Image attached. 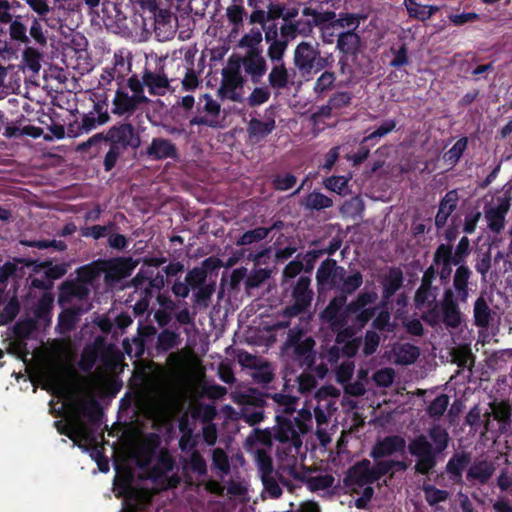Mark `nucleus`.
Segmentation results:
<instances>
[{
	"mask_svg": "<svg viewBox=\"0 0 512 512\" xmlns=\"http://www.w3.org/2000/svg\"><path fill=\"white\" fill-rule=\"evenodd\" d=\"M333 483L334 477L330 474H318L307 479V485L312 491L328 489Z\"/></svg>",
	"mask_w": 512,
	"mask_h": 512,
	"instance_id": "59",
	"label": "nucleus"
},
{
	"mask_svg": "<svg viewBox=\"0 0 512 512\" xmlns=\"http://www.w3.org/2000/svg\"><path fill=\"white\" fill-rule=\"evenodd\" d=\"M70 343L66 339V436L73 440L74 445L88 449L92 447L90 455L96 462L103 460V449L97 446V437L87 421L73 415L70 407L71 384L70 374Z\"/></svg>",
	"mask_w": 512,
	"mask_h": 512,
	"instance_id": "5",
	"label": "nucleus"
},
{
	"mask_svg": "<svg viewBox=\"0 0 512 512\" xmlns=\"http://www.w3.org/2000/svg\"><path fill=\"white\" fill-rule=\"evenodd\" d=\"M449 396L447 394H441L437 396L427 407V414L434 420H439L447 410L449 405Z\"/></svg>",
	"mask_w": 512,
	"mask_h": 512,
	"instance_id": "50",
	"label": "nucleus"
},
{
	"mask_svg": "<svg viewBox=\"0 0 512 512\" xmlns=\"http://www.w3.org/2000/svg\"><path fill=\"white\" fill-rule=\"evenodd\" d=\"M432 264H454L460 266L449 244H440L434 252Z\"/></svg>",
	"mask_w": 512,
	"mask_h": 512,
	"instance_id": "46",
	"label": "nucleus"
},
{
	"mask_svg": "<svg viewBox=\"0 0 512 512\" xmlns=\"http://www.w3.org/2000/svg\"><path fill=\"white\" fill-rule=\"evenodd\" d=\"M308 324L302 320L289 327L287 339L283 343L282 351L292 363L301 368H309L315 361V341L312 337H304Z\"/></svg>",
	"mask_w": 512,
	"mask_h": 512,
	"instance_id": "9",
	"label": "nucleus"
},
{
	"mask_svg": "<svg viewBox=\"0 0 512 512\" xmlns=\"http://www.w3.org/2000/svg\"><path fill=\"white\" fill-rule=\"evenodd\" d=\"M135 265L132 259H126L93 263L79 268L76 277L70 282L66 281V331L72 328L74 317L90 310L88 296L102 274L108 284H113L128 277Z\"/></svg>",
	"mask_w": 512,
	"mask_h": 512,
	"instance_id": "1",
	"label": "nucleus"
},
{
	"mask_svg": "<svg viewBox=\"0 0 512 512\" xmlns=\"http://www.w3.org/2000/svg\"><path fill=\"white\" fill-rule=\"evenodd\" d=\"M492 415L503 427L510 424L511 409L508 403H491Z\"/></svg>",
	"mask_w": 512,
	"mask_h": 512,
	"instance_id": "56",
	"label": "nucleus"
},
{
	"mask_svg": "<svg viewBox=\"0 0 512 512\" xmlns=\"http://www.w3.org/2000/svg\"><path fill=\"white\" fill-rule=\"evenodd\" d=\"M269 235V229L266 227H258L253 230L246 231L236 241L237 246H246L253 243H258Z\"/></svg>",
	"mask_w": 512,
	"mask_h": 512,
	"instance_id": "51",
	"label": "nucleus"
},
{
	"mask_svg": "<svg viewBox=\"0 0 512 512\" xmlns=\"http://www.w3.org/2000/svg\"><path fill=\"white\" fill-rule=\"evenodd\" d=\"M294 65L301 72L310 74L317 73L325 68L331 67L334 59L332 54L321 56L319 44L302 41L294 50Z\"/></svg>",
	"mask_w": 512,
	"mask_h": 512,
	"instance_id": "14",
	"label": "nucleus"
},
{
	"mask_svg": "<svg viewBox=\"0 0 512 512\" xmlns=\"http://www.w3.org/2000/svg\"><path fill=\"white\" fill-rule=\"evenodd\" d=\"M325 188L339 194L346 195L348 190V179L344 176H331L323 181Z\"/></svg>",
	"mask_w": 512,
	"mask_h": 512,
	"instance_id": "60",
	"label": "nucleus"
},
{
	"mask_svg": "<svg viewBox=\"0 0 512 512\" xmlns=\"http://www.w3.org/2000/svg\"><path fill=\"white\" fill-rule=\"evenodd\" d=\"M406 448V440L399 435H391L378 441L373 447L371 456L374 459L402 453Z\"/></svg>",
	"mask_w": 512,
	"mask_h": 512,
	"instance_id": "28",
	"label": "nucleus"
},
{
	"mask_svg": "<svg viewBox=\"0 0 512 512\" xmlns=\"http://www.w3.org/2000/svg\"><path fill=\"white\" fill-rule=\"evenodd\" d=\"M287 40H277L269 43L267 49V55L270 61L273 63H283V56L287 50Z\"/></svg>",
	"mask_w": 512,
	"mask_h": 512,
	"instance_id": "57",
	"label": "nucleus"
},
{
	"mask_svg": "<svg viewBox=\"0 0 512 512\" xmlns=\"http://www.w3.org/2000/svg\"><path fill=\"white\" fill-rule=\"evenodd\" d=\"M311 279L307 276H301L292 290L293 304L285 307L277 316V319L266 330L269 332L286 329L295 323H309L310 317L307 315L313 298V291L310 289Z\"/></svg>",
	"mask_w": 512,
	"mask_h": 512,
	"instance_id": "7",
	"label": "nucleus"
},
{
	"mask_svg": "<svg viewBox=\"0 0 512 512\" xmlns=\"http://www.w3.org/2000/svg\"><path fill=\"white\" fill-rule=\"evenodd\" d=\"M276 425L273 427L272 437L278 442L276 456L278 461V473L283 478L284 474L294 478L303 477L302 464L298 460L302 446L301 435L296 424L282 415H275Z\"/></svg>",
	"mask_w": 512,
	"mask_h": 512,
	"instance_id": "3",
	"label": "nucleus"
},
{
	"mask_svg": "<svg viewBox=\"0 0 512 512\" xmlns=\"http://www.w3.org/2000/svg\"><path fill=\"white\" fill-rule=\"evenodd\" d=\"M132 284L136 291H139L143 298L151 297L164 286L163 276L154 275V271L149 267L141 268L137 275L133 278Z\"/></svg>",
	"mask_w": 512,
	"mask_h": 512,
	"instance_id": "19",
	"label": "nucleus"
},
{
	"mask_svg": "<svg viewBox=\"0 0 512 512\" xmlns=\"http://www.w3.org/2000/svg\"><path fill=\"white\" fill-rule=\"evenodd\" d=\"M99 350L100 346L96 344L88 345L84 348L81 354V359L79 361V367L81 370L84 372H89L92 370L98 359Z\"/></svg>",
	"mask_w": 512,
	"mask_h": 512,
	"instance_id": "49",
	"label": "nucleus"
},
{
	"mask_svg": "<svg viewBox=\"0 0 512 512\" xmlns=\"http://www.w3.org/2000/svg\"><path fill=\"white\" fill-rule=\"evenodd\" d=\"M203 103L198 108L200 113H205L204 116H196L190 120L191 125H206L209 127H216L219 124L218 117L221 112L220 104L212 98L209 94H204L200 98V103Z\"/></svg>",
	"mask_w": 512,
	"mask_h": 512,
	"instance_id": "22",
	"label": "nucleus"
},
{
	"mask_svg": "<svg viewBox=\"0 0 512 512\" xmlns=\"http://www.w3.org/2000/svg\"><path fill=\"white\" fill-rule=\"evenodd\" d=\"M81 98H87L86 93H76L72 91H68L66 93V103L68 104V107H66V110H68L72 115H75V113L80 115L81 121H78V118L72 123H69L68 130L66 131V136L68 137H77L83 133H87L96 126V119L95 117H89L84 111H81L79 108L78 102Z\"/></svg>",
	"mask_w": 512,
	"mask_h": 512,
	"instance_id": "17",
	"label": "nucleus"
},
{
	"mask_svg": "<svg viewBox=\"0 0 512 512\" xmlns=\"http://www.w3.org/2000/svg\"><path fill=\"white\" fill-rule=\"evenodd\" d=\"M20 311V303L17 297H12L0 312V326L12 322Z\"/></svg>",
	"mask_w": 512,
	"mask_h": 512,
	"instance_id": "55",
	"label": "nucleus"
},
{
	"mask_svg": "<svg viewBox=\"0 0 512 512\" xmlns=\"http://www.w3.org/2000/svg\"><path fill=\"white\" fill-rule=\"evenodd\" d=\"M475 324L479 327H486L490 321V309L486 301L480 297L474 304Z\"/></svg>",
	"mask_w": 512,
	"mask_h": 512,
	"instance_id": "53",
	"label": "nucleus"
},
{
	"mask_svg": "<svg viewBox=\"0 0 512 512\" xmlns=\"http://www.w3.org/2000/svg\"><path fill=\"white\" fill-rule=\"evenodd\" d=\"M340 397V390L332 385H325L315 393L317 407L333 414L337 410V401Z\"/></svg>",
	"mask_w": 512,
	"mask_h": 512,
	"instance_id": "34",
	"label": "nucleus"
},
{
	"mask_svg": "<svg viewBox=\"0 0 512 512\" xmlns=\"http://www.w3.org/2000/svg\"><path fill=\"white\" fill-rule=\"evenodd\" d=\"M423 492L425 500L430 506H435L438 503L445 502L450 496V493L447 490L438 489L433 485H425L423 487Z\"/></svg>",
	"mask_w": 512,
	"mask_h": 512,
	"instance_id": "54",
	"label": "nucleus"
},
{
	"mask_svg": "<svg viewBox=\"0 0 512 512\" xmlns=\"http://www.w3.org/2000/svg\"><path fill=\"white\" fill-rule=\"evenodd\" d=\"M360 46V36L353 31H346L339 34L337 48L343 54H356Z\"/></svg>",
	"mask_w": 512,
	"mask_h": 512,
	"instance_id": "41",
	"label": "nucleus"
},
{
	"mask_svg": "<svg viewBox=\"0 0 512 512\" xmlns=\"http://www.w3.org/2000/svg\"><path fill=\"white\" fill-rule=\"evenodd\" d=\"M471 455L468 452H457L448 460L445 470L449 478L455 482H461L463 471L469 467Z\"/></svg>",
	"mask_w": 512,
	"mask_h": 512,
	"instance_id": "33",
	"label": "nucleus"
},
{
	"mask_svg": "<svg viewBox=\"0 0 512 512\" xmlns=\"http://www.w3.org/2000/svg\"><path fill=\"white\" fill-rule=\"evenodd\" d=\"M440 313L441 322H443L447 328H457L461 324V312L451 288L444 291L440 305Z\"/></svg>",
	"mask_w": 512,
	"mask_h": 512,
	"instance_id": "24",
	"label": "nucleus"
},
{
	"mask_svg": "<svg viewBox=\"0 0 512 512\" xmlns=\"http://www.w3.org/2000/svg\"><path fill=\"white\" fill-rule=\"evenodd\" d=\"M155 34L160 41L172 39L176 33L177 18L168 10H159L155 14Z\"/></svg>",
	"mask_w": 512,
	"mask_h": 512,
	"instance_id": "25",
	"label": "nucleus"
},
{
	"mask_svg": "<svg viewBox=\"0 0 512 512\" xmlns=\"http://www.w3.org/2000/svg\"><path fill=\"white\" fill-rule=\"evenodd\" d=\"M458 193L456 190L448 191L439 203L438 212L435 217V225L438 229L443 228L449 216L455 211L458 204Z\"/></svg>",
	"mask_w": 512,
	"mask_h": 512,
	"instance_id": "30",
	"label": "nucleus"
},
{
	"mask_svg": "<svg viewBox=\"0 0 512 512\" xmlns=\"http://www.w3.org/2000/svg\"><path fill=\"white\" fill-rule=\"evenodd\" d=\"M263 35L259 28H252L245 33L238 42V46L242 49H247L246 53L259 52L262 54Z\"/></svg>",
	"mask_w": 512,
	"mask_h": 512,
	"instance_id": "39",
	"label": "nucleus"
},
{
	"mask_svg": "<svg viewBox=\"0 0 512 512\" xmlns=\"http://www.w3.org/2000/svg\"><path fill=\"white\" fill-rule=\"evenodd\" d=\"M434 280V267H428L414 297L416 308L418 310L426 309L422 314V319L432 327L441 323L440 304L437 302L439 287L433 285Z\"/></svg>",
	"mask_w": 512,
	"mask_h": 512,
	"instance_id": "11",
	"label": "nucleus"
},
{
	"mask_svg": "<svg viewBox=\"0 0 512 512\" xmlns=\"http://www.w3.org/2000/svg\"><path fill=\"white\" fill-rule=\"evenodd\" d=\"M212 466L220 478L230 473V463L226 452L221 448L212 450Z\"/></svg>",
	"mask_w": 512,
	"mask_h": 512,
	"instance_id": "45",
	"label": "nucleus"
},
{
	"mask_svg": "<svg viewBox=\"0 0 512 512\" xmlns=\"http://www.w3.org/2000/svg\"><path fill=\"white\" fill-rule=\"evenodd\" d=\"M269 87L277 90L288 87L291 82V75L285 63H273L268 74Z\"/></svg>",
	"mask_w": 512,
	"mask_h": 512,
	"instance_id": "38",
	"label": "nucleus"
},
{
	"mask_svg": "<svg viewBox=\"0 0 512 512\" xmlns=\"http://www.w3.org/2000/svg\"><path fill=\"white\" fill-rule=\"evenodd\" d=\"M363 19H365V17L359 14H339V18L335 20L334 25L340 28H347L348 31L354 32Z\"/></svg>",
	"mask_w": 512,
	"mask_h": 512,
	"instance_id": "58",
	"label": "nucleus"
},
{
	"mask_svg": "<svg viewBox=\"0 0 512 512\" xmlns=\"http://www.w3.org/2000/svg\"><path fill=\"white\" fill-rule=\"evenodd\" d=\"M35 329L36 321L31 318L16 322L13 327V333L20 340L11 344L9 352L16 354L19 358L24 360L29 352L27 350V344L23 340L28 338Z\"/></svg>",
	"mask_w": 512,
	"mask_h": 512,
	"instance_id": "23",
	"label": "nucleus"
},
{
	"mask_svg": "<svg viewBox=\"0 0 512 512\" xmlns=\"http://www.w3.org/2000/svg\"><path fill=\"white\" fill-rule=\"evenodd\" d=\"M363 283V277L360 272H355L352 275H346V271L343 273L342 280L338 285L337 289L342 294H352L355 292Z\"/></svg>",
	"mask_w": 512,
	"mask_h": 512,
	"instance_id": "47",
	"label": "nucleus"
},
{
	"mask_svg": "<svg viewBox=\"0 0 512 512\" xmlns=\"http://www.w3.org/2000/svg\"><path fill=\"white\" fill-rule=\"evenodd\" d=\"M302 204L309 210H322L331 207L333 205V201L323 193L313 191L305 197Z\"/></svg>",
	"mask_w": 512,
	"mask_h": 512,
	"instance_id": "43",
	"label": "nucleus"
},
{
	"mask_svg": "<svg viewBox=\"0 0 512 512\" xmlns=\"http://www.w3.org/2000/svg\"><path fill=\"white\" fill-rule=\"evenodd\" d=\"M375 482V476L372 472L369 460H362L353 465L344 479L345 486L353 493L362 495L355 500V506L358 509H364L371 500L374 489L371 486Z\"/></svg>",
	"mask_w": 512,
	"mask_h": 512,
	"instance_id": "13",
	"label": "nucleus"
},
{
	"mask_svg": "<svg viewBox=\"0 0 512 512\" xmlns=\"http://www.w3.org/2000/svg\"><path fill=\"white\" fill-rule=\"evenodd\" d=\"M472 271L466 265H460L456 268L453 276V293L456 294L460 302L465 303L469 297V279Z\"/></svg>",
	"mask_w": 512,
	"mask_h": 512,
	"instance_id": "31",
	"label": "nucleus"
},
{
	"mask_svg": "<svg viewBox=\"0 0 512 512\" xmlns=\"http://www.w3.org/2000/svg\"><path fill=\"white\" fill-rule=\"evenodd\" d=\"M468 139L466 137L460 138L443 156L444 161L451 166H454L462 157L467 148Z\"/></svg>",
	"mask_w": 512,
	"mask_h": 512,
	"instance_id": "52",
	"label": "nucleus"
},
{
	"mask_svg": "<svg viewBox=\"0 0 512 512\" xmlns=\"http://www.w3.org/2000/svg\"><path fill=\"white\" fill-rule=\"evenodd\" d=\"M496 472V465L488 459H477L469 465L466 480L471 485L483 486L490 482Z\"/></svg>",
	"mask_w": 512,
	"mask_h": 512,
	"instance_id": "20",
	"label": "nucleus"
},
{
	"mask_svg": "<svg viewBox=\"0 0 512 512\" xmlns=\"http://www.w3.org/2000/svg\"><path fill=\"white\" fill-rule=\"evenodd\" d=\"M394 362L399 365L413 364L420 355V349L410 343H399L394 345L393 349Z\"/></svg>",
	"mask_w": 512,
	"mask_h": 512,
	"instance_id": "36",
	"label": "nucleus"
},
{
	"mask_svg": "<svg viewBox=\"0 0 512 512\" xmlns=\"http://www.w3.org/2000/svg\"><path fill=\"white\" fill-rule=\"evenodd\" d=\"M275 117H274V109L272 107L268 108L265 112L264 120H260L257 118H252L247 127V132L249 137L255 140H261L268 136L275 129Z\"/></svg>",
	"mask_w": 512,
	"mask_h": 512,
	"instance_id": "26",
	"label": "nucleus"
},
{
	"mask_svg": "<svg viewBox=\"0 0 512 512\" xmlns=\"http://www.w3.org/2000/svg\"><path fill=\"white\" fill-rule=\"evenodd\" d=\"M299 428L300 432L306 434L311 428L313 417L310 407H303L298 411V416L292 420Z\"/></svg>",
	"mask_w": 512,
	"mask_h": 512,
	"instance_id": "62",
	"label": "nucleus"
},
{
	"mask_svg": "<svg viewBox=\"0 0 512 512\" xmlns=\"http://www.w3.org/2000/svg\"><path fill=\"white\" fill-rule=\"evenodd\" d=\"M229 61L238 62L240 71L242 72L243 69L246 75H248L255 84L261 81L267 71L266 60L259 52H255L254 54L245 53L243 57L230 58Z\"/></svg>",
	"mask_w": 512,
	"mask_h": 512,
	"instance_id": "18",
	"label": "nucleus"
},
{
	"mask_svg": "<svg viewBox=\"0 0 512 512\" xmlns=\"http://www.w3.org/2000/svg\"><path fill=\"white\" fill-rule=\"evenodd\" d=\"M254 460L256 462L260 477H267L273 473L272 459L263 449L253 450Z\"/></svg>",
	"mask_w": 512,
	"mask_h": 512,
	"instance_id": "48",
	"label": "nucleus"
},
{
	"mask_svg": "<svg viewBox=\"0 0 512 512\" xmlns=\"http://www.w3.org/2000/svg\"><path fill=\"white\" fill-rule=\"evenodd\" d=\"M403 274L400 269H390L389 273L384 279V297L389 298L395 294L402 286Z\"/></svg>",
	"mask_w": 512,
	"mask_h": 512,
	"instance_id": "44",
	"label": "nucleus"
},
{
	"mask_svg": "<svg viewBox=\"0 0 512 512\" xmlns=\"http://www.w3.org/2000/svg\"><path fill=\"white\" fill-rule=\"evenodd\" d=\"M206 277L207 273L204 268L195 267L187 273L185 280L190 288L196 289L205 285Z\"/></svg>",
	"mask_w": 512,
	"mask_h": 512,
	"instance_id": "63",
	"label": "nucleus"
},
{
	"mask_svg": "<svg viewBox=\"0 0 512 512\" xmlns=\"http://www.w3.org/2000/svg\"><path fill=\"white\" fill-rule=\"evenodd\" d=\"M148 102L146 96L130 94L129 91L118 90L113 104V112L118 115L131 114L142 103Z\"/></svg>",
	"mask_w": 512,
	"mask_h": 512,
	"instance_id": "27",
	"label": "nucleus"
},
{
	"mask_svg": "<svg viewBox=\"0 0 512 512\" xmlns=\"http://www.w3.org/2000/svg\"><path fill=\"white\" fill-rule=\"evenodd\" d=\"M57 343V356L48 360L40 368L38 379L42 389L52 396L48 412L58 418L53 422V426L60 435H64V338H58Z\"/></svg>",
	"mask_w": 512,
	"mask_h": 512,
	"instance_id": "4",
	"label": "nucleus"
},
{
	"mask_svg": "<svg viewBox=\"0 0 512 512\" xmlns=\"http://www.w3.org/2000/svg\"><path fill=\"white\" fill-rule=\"evenodd\" d=\"M180 343V334L169 329H164L157 336V349L163 352H168L178 347Z\"/></svg>",
	"mask_w": 512,
	"mask_h": 512,
	"instance_id": "42",
	"label": "nucleus"
},
{
	"mask_svg": "<svg viewBox=\"0 0 512 512\" xmlns=\"http://www.w3.org/2000/svg\"><path fill=\"white\" fill-rule=\"evenodd\" d=\"M271 398L276 405V415L279 414L283 417H286L296 411L299 400L297 397L283 393H275L271 396Z\"/></svg>",
	"mask_w": 512,
	"mask_h": 512,
	"instance_id": "40",
	"label": "nucleus"
},
{
	"mask_svg": "<svg viewBox=\"0 0 512 512\" xmlns=\"http://www.w3.org/2000/svg\"><path fill=\"white\" fill-rule=\"evenodd\" d=\"M108 142L114 145H120L124 150L127 148L137 149L141 144L140 135L130 123L114 125L107 131L106 136L98 133L90 137L87 141L76 147L78 152H88V157L97 156L102 150V146H107Z\"/></svg>",
	"mask_w": 512,
	"mask_h": 512,
	"instance_id": "8",
	"label": "nucleus"
},
{
	"mask_svg": "<svg viewBox=\"0 0 512 512\" xmlns=\"http://www.w3.org/2000/svg\"><path fill=\"white\" fill-rule=\"evenodd\" d=\"M433 445L424 435L415 437L408 445L409 452L417 458L415 470L420 474H428L436 465V455L443 452L449 444L448 431L441 425L435 424L428 430Z\"/></svg>",
	"mask_w": 512,
	"mask_h": 512,
	"instance_id": "6",
	"label": "nucleus"
},
{
	"mask_svg": "<svg viewBox=\"0 0 512 512\" xmlns=\"http://www.w3.org/2000/svg\"><path fill=\"white\" fill-rule=\"evenodd\" d=\"M148 157L154 160L174 158L177 155L176 146L168 139L154 138L146 150Z\"/></svg>",
	"mask_w": 512,
	"mask_h": 512,
	"instance_id": "32",
	"label": "nucleus"
},
{
	"mask_svg": "<svg viewBox=\"0 0 512 512\" xmlns=\"http://www.w3.org/2000/svg\"><path fill=\"white\" fill-rule=\"evenodd\" d=\"M156 445L150 441L139 443L134 450L133 457L137 466L146 469V478L154 482H159L163 487H167L165 482L168 479L167 474L173 470V461L171 458L162 454L159 457L155 455Z\"/></svg>",
	"mask_w": 512,
	"mask_h": 512,
	"instance_id": "10",
	"label": "nucleus"
},
{
	"mask_svg": "<svg viewBox=\"0 0 512 512\" xmlns=\"http://www.w3.org/2000/svg\"><path fill=\"white\" fill-rule=\"evenodd\" d=\"M302 15L308 17V19H299L292 21V23L301 36L307 37L312 33L313 28L320 24L321 13L315 9L306 7L302 10Z\"/></svg>",
	"mask_w": 512,
	"mask_h": 512,
	"instance_id": "37",
	"label": "nucleus"
},
{
	"mask_svg": "<svg viewBox=\"0 0 512 512\" xmlns=\"http://www.w3.org/2000/svg\"><path fill=\"white\" fill-rule=\"evenodd\" d=\"M509 209L510 202L508 199H501L496 206L485 209V219L491 231L499 233L504 229L505 216Z\"/></svg>",
	"mask_w": 512,
	"mask_h": 512,
	"instance_id": "29",
	"label": "nucleus"
},
{
	"mask_svg": "<svg viewBox=\"0 0 512 512\" xmlns=\"http://www.w3.org/2000/svg\"><path fill=\"white\" fill-rule=\"evenodd\" d=\"M244 77L240 71L238 62H230L222 71V81L218 93L222 98L241 102L243 99Z\"/></svg>",
	"mask_w": 512,
	"mask_h": 512,
	"instance_id": "16",
	"label": "nucleus"
},
{
	"mask_svg": "<svg viewBox=\"0 0 512 512\" xmlns=\"http://www.w3.org/2000/svg\"><path fill=\"white\" fill-rule=\"evenodd\" d=\"M87 45V40L82 33L74 30L66 33V76H71L75 81L78 76L84 75L91 69Z\"/></svg>",
	"mask_w": 512,
	"mask_h": 512,
	"instance_id": "12",
	"label": "nucleus"
},
{
	"mask_svg": "<svg viewBox=\"0 0 512 512\" xmlns=\"http://www.w3.org/2000/svg\"><path fill=\"white\" fill-rule=\"evenodd\" d=\"M346 296L334 297L321 313V319L337 332L336 342L350 339L356 330L362 329L376 314L378 294L363 291L346 305Z\"/></svg>",
	"mask_w": 512,
	"mask_h": 512,
	"instance_id": "2",
	"label": "nucleus"
},
{
	"mask_svg": "<svg viewBox=\"0 0 512 512\" xmlns=\"http://www.w3.org/2000/svg\"><path fill=\"white\" fill-rule=\"evenodd\" d=\"M142 79L151 95L163 96L169 89V80L162 73L146 70L142 75Z\"/></svg>",
	"mask_w": 512,
	"mask_h": 512,
	"instance_id": "35",
	"label": "nucleus"
},
{
	"mask_svg": "<svg viewBox=\"0 0 512 512\" xmlns=\"http://www.w3.org/2000/svg\"><path fill=\"white\" fill-rule=\"evenodd\" d=\"M270 88L271 87L268 86L254 88L247 97L248 105L250 107H255L267 102L271 96Z\"/></svg>",
	"mask_w": 512,
	"mask_h": 512,
	"instance_id": "61",
	"label": "nucleus"
},
{
	"mask_svg": "<svg viewBox=\"0 0 512 512\" xmlns=\"http://www.w3.org/2000/svg\"><path fill=\"white\" fill-rule=\"evenodd\" d=\"M336 80L335 74L330 71L323 72L314 84V92L317 94L323 93L332 88Z\"/></svg>",
	"mask_w": 512,
	"mask_h": 512,
	"instance_id": "64",
	"label": "nucleus"
},
{
	"mask_svg": "<svg viewBox=\"0 0 512 512\" xmlns=\"http://www.w3.org/2000/svg\"><path fill=\"white\" fill-rule=\"evenodd\" d=\"M344 272L345 268L338 266L335 260L327 259L317 269L316 279L318 285L326 289H337Z\"/></svg>",
	"mask_w": 512,
	"mask_h": 512,
	"instance_id": "21",
	"label": "nucleus"
},
{
	"mask_svg": "<svg viewBox=\"0 0 512 512\" xmlns=\"http://www.w3.org/2000/svg\"><path fill=\"white\" fill-rule=\"evenodd\" d=\"M54 258L46 257L43 260L29 259L26 266L31 267L34 274H43L30 277V286L34 289L48 290L52 287L53 281L64 275V263L53 266Z\"/></svg>",
	"mask_w": 512,
	"mask_h": 512,
	"instance_id": "15",
	"label": "nucleus"
}]
</instances>
